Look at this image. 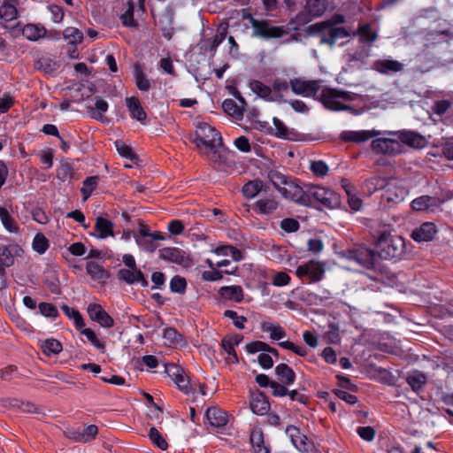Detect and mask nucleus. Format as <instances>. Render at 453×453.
Returning <instances> with one entry per match:
<instances>
[{
    "label": "nucleus",
    "mask_w": 453,
    "mask_h": 453,
    "mask_svg": "<svg viewBox=\"0 0 453 453\" xmlns=\"http://www.w3.org/2000/svg\"><path fill=\"white\" fill-rule=\"evenodd\" d=\"M135 84L141 91H148L150 88V82L138 65L134 66V72Z\"/></svg>",
    "instance_id": "37998d69"
},
{
    "label": "nucleus",
    "mask_w": 453,
    "mask_h": 453,
    "mask_svg": "<svg viewBox=\"0 0 453 453\" xmlns=\"http://www.w3.org/2000/svg\"><path fill=\"white\" fill-rule=\"evenodd\" d=\"M163 335L171 343H178L183 340V336L173 327L165 328Z\"/></svg>",
    "instance_id": "680f3d73"
},
{
    "label": "nucleus",
    "mask_w": 453,
    "mask_h": 453,
    "mask_svg": "<svg viewBox=\"0 0 453 453\" xmlns=\"http://www.w3.org/2000/svg\"><path fill=\"white\" fill-rule=\"evenodd\" d=\"M222 107L224 111L231 116L239 118L243 115V108L239 107L233 99H226L222 104Z\"/></svg>",
    "instance_id": "8fccbe9b"
},
{
    "label": "nucleus",
    "mask_w": 453,
    "mask_h": 453,
    "mask_svg": "<svg viewBox=\"0 0 453 453\" xmlns=\"http://www.w3.org/2000/svg\"><path fill=\"white\" fill-rule=\"evenodd\" d=\"M41 349L44 355L50 357L51 355L59 354L63 349V346L57 339L50 338L42 342Z\"/></svg>",
    "instance_id": "72a5a7b5"
},
{
    "label": "nucleus",
    "mask_w": 453,
    "mask_h": 453,
    "mask_svg": "<svg viewBox=\"0 0 453 453\" xmlns=\"http://www.w3.org/2000/svg\"><path fill=\"white\" fill-rule=\"evenodd\" d=\"M245 348L249 353L254 354L259 351L265 352L269 349V344L261 341H254L247 343Z\"/></svg>",
    "instance_id": "e2e57ef3"
},
{
    "label": "nucleus",
    "mask_w": 453,
    "mask_h": 453,
    "mask_svg": "<svg viewBox=\"0 0 453 453\" xmlns=\"http://www.w3.org/2000/svg\"><path fill=\"white\" fill-rule=\"evenodd\" d=\"M114 223L110 219L98 216L96 219L94 226V233L92 235L98 239H106L108 237H114Z\"/></svg>",
    "instance_id": "dca6fc26"
},
{
    "label": "nucleus",
    "mask_w": 453,
    "mask_h": 453,
    "mask_svg": "<svg viewBox=\"0 0 453 453\" xmlns=\"http://www.w3.org/2000/svg\"><path fill=\"white\" fill-rule=\"evenodd\" d=\"M159 257L184 267H188L192 265V260L187 252L175 247H165L160 249Z\"/></svg>",
    "instance_id": "9d476101"
},
{
    "label": "nucleus",
    "mask_w": 453,
    "mask_h": 453,
    "mask_svg": "<svg viewBox=\"0 0 453 453\" xmlns=\"http://www.w3.org/2000/svg\"><path fill=\"white\" fill-rule=\"evenodd\" d=\"M63 36L71 44L81 43L83 41L82 32L75 27H66L63 32Z\"/></svg>",
    "instance_id": "09e8293b"
},
{
    "label": "nucleus",
    "mask_w": 453,
    "mask_h": 453,
    "mask_svg": "<svg viewBox=\"0 0 453 453\" xmlns=\"http://www.w3.org/2000/svg\"><path fill=\"white\" fill-rule=\"evenodd\" d=\"M117 277L119 280L125 281L127 284H134V270L122 268L119 270Z\"/></svg>",
    "instance_id": "0e129e2a"
},
{
    "label": "nucleus",
    "mask_w": 453,
    "mask_h": 453,
    "mask_svg": "<svg viewBox=\"0 0 453 453\" xmlns=\"http://www.w3.org/2000/svg\"><path fill=\"white\" fill-rule=\"evenodd\" d=\"M224 316L226 318H229L233 319V323L234 326H236L238 329H243L244 328V323L247 321V318L244 316H239L236 311L232 310H226L224 312Z\"/></svg>",
    "instance_id": "13d9d810"
},
{
    "label": "nucleus",
    "mask_w": 453,
    "mask_h": 453,
    "mask_svg": "<svg viewBox=\"0 0 453 453\" xmlns=\"http://www.w3.org/2000/svg\"><path fill=\"white\" fill-rule=\"evenodd\" d=\"M394 226L389 224H379L378 228L372 232L377 251L364 245L357 246L347 251V258L353 260L366 269H376L379 258H394L396 247L394 245Z\"/></svg>",
    "instance_id": "f257e3e1"
},
{
    "label": "nucleus",
    "mask_w": 453,
    "mask_h": 453,
    "mask_svg": "<svg viewBox=\"0 0 453 453\" xmlns=\"http://www.w3.org/2000/svg\"><path fill=\"white\" fill-rule=\"evenodd\" d=\"M398 140L414 149L424 148L426 144L425 137L415 132L406 130L398 131Z\"/></svg>",
    "instance_id": "412c9836"
},
{
    "label": "nucleus",
    "mask_w": 453,
    "mask_h": 453,
    "mask_svg": "<svg viewBox=\"0 0 453 453\" xmlns=\"http://www.w3.org/2000/svg\"><path fill=\"white\" fill-rule=\"evenodd\" d=\"M379 134L377 131H343L340 134V138L345 142H363L368 141L371 138L376 137Z\"/></svg>",
    "instance_id": "a211bd4d"
},
{
    "label": "nucleus",
    "mask_w": 453,
    "mask_h": 453,
    "mask_svg": "<svg viewBox=\"0 0 453 453\" xmlns=\"http://www.w3.org/2000/svg\"><path fill=\"white\" fill-rule=\"evenodd\" d=\"M345 21V17L342 14H335L329 20L318 22L308 26L305 32L308 35L319 38L321 44H326L333 48L339 39L350 36V30L346 27H337Z\"/></svg>",
    "instance_id": "f03ea898"
},
{
    "label": "nucleus",
    "mask_w": 453,
    "mask_h": 453,
    "mask_svg": "<svg viewBox=\"0 0 453 453\" xmlns=\"http://www.w3.org/2000/svg\"><path fill=\"white\" fill-rule=\"evenodd\" d=\"M173 381L184 394L188 395L190 393L191 388L189 379L185 375V373H181L180 377Z\"/></svg>",
    "instance_id": "774afa93"
},
{
    "label": "nucleus",
    "mask_w": 453,
    "mask_h": 453,
    "mask_svg": "<svg viewBox=\"0 0 453 453\" xmlns=\"http://www.w3.org/2000/svg\"><path fill=\"white\" fill-rule=\"evenodd\" d=\"M81 334H84L96 349L102 352L105 351V343L97 338L96 333L92 329L84 328L82 329Z\"/></svg>",
    "instance_id": "5fc2aeb1"
},
{
    "label": "nucleus",
    "mask_w": 453,
    "mask_h": 453,
    "mask_svg": "<svg viewBox=\"0 0 453 453\" xmlns=\"http://www.w3.org/2000/svg\"><path fill=\"white\" fill-rule=\"evenodd\" d=\"M99 182V176H90L83 180V186L81 188V192L83 196V200L86 201L96 188Z\"/></svg>",
    "instance_id": "a19ab883"
},
{
    "label": "nucleus",
    "mask_w": 453,
    "mask_h": 453,
    "mask_svg": "<svg viewBox=\"0 0 453 453\" xmlns=\"http://www.w3.org/2000/svg\"><path fill=\"white\" fill-rule=\"evenodd\" d=\"M273 122L275 128L273 129L272 127L268 126L266 130L268 134H273L278 138L293 139L295 132L289 130L288 127L280 119L274 117L273 119Z\"/></svg>",
    "instance_id": "393cba45"
},
{
    "label": "nucleus",
    "mask_w": 453,
    "mask_h": 453,
    "mask_svg": "<svg viewBox=\"0 0 453 453\" xmlns=\"http://www.w3.org/2000/svg\"><path fill=\"white\" fill-rule=\"evenodd\" d=\"M275 374L280 382L287 385H291L296 380V372L287 364L281 363L276 365Z\"/></svg>",
    "instance_id": "a878e982"
},
{
    "label": "nucleus",
    "mask_w": 453,
    "mask_h": 453,
    "mask_svg": "<svg viewBox=\"0 0 453 453\" xmlns=\"http://www.w3.org/2000/svg\"><path fill=\"white\" fill-rule=\"evenodd\" d=\"M267 177L278 191L290 179V176L286 175L282 171L279 170L278 168L269 170L267 173Z\"/></svg>",
    "instance_id": "2f4dec72"
},
{
    "label": "nucleus",
    "mask_w": 453,
    "mask_h": 453,
    "mask_svg": "<svg viewBox=\"0 0 453 453\" xmlns=\"http://www.w3.org/2000/svg\"><path fill=\"white\" fill-rule=\"evenodd\" d=\"M396 140L391 138H376L372 140L371 147L376 154L394 156Z\"/></svg>",
    "instance_id": "f3484780"
},
{
    "label": "nucleus",
    "mask_w": 453,
    "mask_h": 453,
    "mask_svg": "<svg viewBox=\"0 0 453 453\" xmlns=\"http://www.w3.org/2000/svg\"><path fill=\"white\" fill-rule=\"evenodd\" d=\"M452 106V102L449 100H439L434 103L432 107L434 112L437 115L444 114Z\"/></svg>",
    "instance_id": "338daca9"
},
{
    "label": "nucleus",
    "mask_w": 453,
    "mask_h": 453,
    "mask_svg": "<svg viewBox=\"0 0 453 453\" xmlns=\"http://www.w3.org/2000/svg\"><path fill=\"white\" fill-rule=\"evenodd\" d=\"M250 405L252 412L260 416L266 414L271 408L266 395L260 391L253 394Z\"/></svg>",
    "instance_id": "aec40b11"
},
{
    "label": "nucleus",
    "mask_w": 453,
    "mask_h": 453,
    "mask_svg": "<svg viewBox=\"0 0 453 453\" xmlns=\"http://www.w3.org/2000/svg\"><path fill=\"white\" fill-rule=\"evenodd\" d=\"M310 169L312 172V173L317 177H323L326 175L328 173V166L322 160L312 161L311 163Z\"/></svg>",
    "instance_id": "4d7b16f0"
},
{
    "label": "nucleus",
    "mask_w": 453,
    "mask_h": 453,
    "mask_svg": "<svg viewBox=\"0 0 453 453\" xmlns=\"http://www.w3.org/2000/svg\"><path fill=\"white\" fill-rule=\"evenodd\" d=\"M286 433L289 435L292 443L297 449L303 452H309L311 450V443L309 441L307 436L301 434L298 427L289 425L286 428Z\"/></svg>",
    "instance_id": "2eb2a0df"
},
{
    "label": "nucleus",
    "mask_w": 453,
    "mask_h": 453,
    "mask_svg": "<svg viewBox=\"0 0 453 453\" xmlns=\"http://www.w3.org/2000/svg\"><path fill=\"white\" fill-rule=\"evenodd\" d=\"M115 146L118 152L122 157L131 160L132 162H135L138 159L136 154L133 151L131 147L127 145L124 142L118 140L115 142Z\"/></svg>",
    "instance_id": "3c124183"
},
{
    "label": "nucleus",
    "mask_w": 453,
    "mask_h": 453,
    "mask_svg": "<svg viewBox=\"0 0 453 453\" xmlns=\"http://www.w3.org/2000/svg\"><path fill=\"white\" fill-rule=\"evenodd\" d=\"M35 66L38 70L43 71L45 73H52L57 71L58 65L56 61L50 58L42 57L35 61Z\"/></svg>",
    "instance_id": "ea45409f"
},
{
    "label": "nucleus",
    "mask_w": 453,
    "mask_h": 453,
    "mask_svg": "<svg viewBox=\"0 0 453 453\" xmlns=\"http://www.w3.org/2000/svg\"><path fill=\"white\" fill-rule=\"evenodd\" d=\"M279 192L287 199L303 205H309V199L306 196V190L296 183L295 179L290 177L287 183L279 190Z\"/></svg>",
    "instance_id": "1a4fd4ad"
},
{
    "label": "nucleus",
    "mask_w": 453,
    "mask_h": 453,
    "mask_svg": "<svg viewBox=\"0 0 453 453\" xmlns=\"http://www.w3.org/2000/svg\"><path fill=\"white\" fill-rule=\"evenodd\" d=\"M296 273L299 278L309 276L311 281H319L325 273L324 264L310 261L309 263L299 265L296 268Z\"/></svg>",
    "instance_id": "9b49d317"
},
{
    "label": "nucleus",
    "mask_w": 453,
    "mask_h": 453,
    "mask_svg": "<svg viewBox=\"0 0 453 453\" xmlns=\"http://www.w3.org/2000/svg\"><path fill=\"white\" fill-rule=\"evenodd\" d=\"M260 328L263 332H269L270 337L273 341H279L286 336V332L279 324H273L270 321H263Z\"/></svg>",
    "instance_id": "c756f323"
},
{
    "label": "nucleus",
    "mask_w": 453,
    "mask_h": 453,
    "mask_svg": "<svg viewBox=\"0 0 453 453\" xmlns=\"http://www.w3.org/2000/svg\"><path fill=\"white\" fill-rule=\"evenodd\" d=\"M250 443L257 453H270L269 449L265 446L263 432L260 429L251 431Z\"/></svg>",
    "instance_id": "c9c22d12"
},
{
    "label": "nucleus",
    "mask_w": 453,
    "mask_h": 453,
    "mask_svg": "<svg viewBox=\"0 0 453 453\" xmlns=\"http://www.w3.org/2000/svg\"><path fill=\"white\" fill-rule=\"evenodd\" d=\"M40 312L48 318H57L58 316V311L57 307L50 303H39Z\"/></svg>",
    "instance_id": "052dcab7"
},
{
    "label": "nucleus",
    "mask_w": 453,
    "mask_h": 453,
    "mask_svg": "<svg viewBox=\"0 0 453 453\" xmlns=\"http://www.w3.org/2000/svg\"><path fill=\"white\" fill-rule=\"evenodd\" d=\"M354 36L359 35L361 42H372L377 38V34L372 30L368 23L360 25L358 29L352 34Z\"/></svg>",
    "instance_id": "e433bc0d"
},
{
    "label": "nucleus",
    "mask_w": 453,
    "mask_h": 453,
    "mask_svg": "<svg viewBox=\"0 0 453 453\" xmlns=\"http://www.w3.org/2000/svg\"><path fill=\"white\" fill-rule=\"evenodd\" d=\"M86 270L93 280H103L110 277L109 273L103 266L92 261L87 263Z\"/></svg>",
    "instance_id": "f704fd0d"
},
{
    "label": "nucleus",
    "mask_w": 453,
    "mask_h": 453,
    "mask_svg": "<svg viewBox=\"0 0 453 453\" xmlns=\"http://www.w3.org/2000/svg\"><path fill=\"white\" fill-rule=\"evenodd\" d=\"M373 68L381 73H396V61L377 60L373 63Z\"/></svg>",
    "instance_id": "a18cd8bd"
},
{
    "label": "nucleus",
    "mask_w": 453,
    "mask_h": 453,
    "mask_svg": "<svg viewBox=\"0 0 453 453\" xmlns=\"http://www.w3.org/2000/svg\"><path fill=\"white\" fill-rule=\"evenodd\" d=\"M289 83L282 78H276L273 81L272 92L275 94L274 99L277 101H283V93L288 90Z\"/></svg>",
    "instance_id": "79ce46f5"
},
{
    "label": "nucleus",
    "mask_w": 453,
    "mask_h": 453,
    "mask_svg": "<svg viewBox=\"0 0 453 453\" xmlns=\"http://www.w3.org/2000/svg\"><path fill=\"white\" fill-rule=\"evenodd\" d=\"M328 7L327 0H306V12H300L296 19L298 24L303 25L311 20L313 17H319L324 14Z\"/></svg>",
    "instance_id": "0eeeda50"
},
{
    "label": "nucleus",
    "mask_w": 453,
    "mask_h": 453,
    "mask_svg": "<svg viewBox=\"0 0 453 453\" xmlns=\"http://www.w3.org/2000/svg\"><path fill=\"white\" fill-rule=\"evenodd\" d=\"M264 184L260 180H255L252 181H249L243 185L242 191L245 197L252 198L256 196L262 189Z\"/></svg>",
    "instance_id": "58836bf2"
},
{
    "label": "nucleus",
    "mask_w": 453,
    "mask_h": 453,
    "mask_svg": "<svg viewBox=\"0 0 453 453\" xmlns=\"http://www.w3.org/2000/svg\"><path fill=\"white\" fill-rule=\"evenodd\" d=\"M197 147L203 145L211 150L222 145V137L219 132L205 122L196 125V137L192 140Z\"/></svg>",
    "instance_id": "39448f33"
},
{
    "label": "nucleus",
    "mask_w": 453,
    "mask_h": 453,
    "mask_svg": "<svg viewBox=\"0 0 453 453\" xmlns=\"http://www.w3.org/2000/svg\"><path fill=\"white\" fill-rule=\"evenodd\" d=\"M19 28L21 31L22 35L29 41H37L42 37L47 36V29L42 24H27L21 26L20 22H18L16 26L12 27V30Z\"/></svg>",
    "instance_id": "ddd939ff"
},
{
    "label": "nucleus",
    "mask_w": 453,
    "mask_h": 453,
    "mask_svg": "<svg viewBox=\"0 0 453 453\" xmlns=\"http://www.w3.org/2000/svg\"><path fill=\"white\" fill-rule=\"evenodd\" d=\"M299 227L298 220L293 218H287L280 221V228L287 233H295L299 230Z\"/></svg>",
    "instance_id": "bf43d9fd"
},
{
    "label": "nucleus",
    "mask_w": 453,
    "mask_h": 453,
    "mask_svg": "<svg viewBox=\"0 0 453 453\" xmlns=\"http://www.w3.org/2000/svg\"><path fill=\"white\" fill-rule=\"evenodd\" d=\"M87 311L90 319L97 322L101 326L111 328L114 326L113 319L105 311L101 304L90 303L88 306Z\"/></svg>",
    "instance_id": "f8f14e48"
},
{
    "label": "nucleus",
    "mask_w": 453,
    "mask_h": 453,
    "mask_svg": "<svg viewBox=\"0 0 453 453\" xmlns=\"http://www.w3.org/2000/svg\"><path fill=\"white\" fill-rule=\"evenodd\" d=\"M120 20L123 26L127 27H136L137 21L134 18V4L128 2V7L124 13L120 15Z\"/></svg>",
    "instance_id": "de8ad7c7"
},
{
    "label": "nucleus",
    "mask_w": 453,
    "mask_h": 453,
    "mask_svg": "<svg viewBox=\"0 0 453 453\" xmlns=\"http://www.w3.org/2000/svg\"><path fill=\"white\" fill-rule=\"evenodd\" d=\"M150 440L154 445L162 450H165L168 448V443L165 439L161 435L156 427H151L149 432Z\"/></svg>",
    "instance_id": "603ef678"
},
{
    "label": "nucleus",
    "mask_w": 453,
    "mask_h": 453,
    "mask_svg": "<svg viewBox=\"0 0 453 453\" xmlns=\"http://www.w3.org/2000/svg\"><path fill=\"white\" fill-rule=\"evenodd\" d=\"M309 204L319 202L326 208L334 209L340 205V196L334 190L319 186H311L306 190Z\"/></svg>",
    "instance_id": "423d86ee"
},
{
    "label": "nucleus",
    "mask_w": 453,
    "mask_h": 453,
    "mask_svg": "<svg viewBox=\"0 0 453 453\" xmlns=\"http://www.w3.org/2000/svg\"><path fill=\"white\" fill-rule=\"evenodd\" d=\"M226 28H225L222 32L215 35L212 38L206 39L204 41V50H210L211 55L214 56L217 50V48L226 37Z\"/></svg>",
    "instance_id": "4c0bfd02"
},
{
    "label": "nucleus",
    "mask_w": 453,
    "mask_h": 453,
    "mask_svg": "<svg viewBox=\"0 0 453 453\" xmlns=\"http://www.w3.org/2000/svg\"><path fill=\"white\" fill-rule=\"evenodd\" d=\"M17 0H6L0 6V19L9 22L18 18Z\"/></svg>",
    "instance_id": "c85d7f7f"
},
{
    "label": "nucleus",
    "mask_w": 453,
    "mask_h": 453,
    "mask_svg": "<svg viewBox=\"0 0 453 453\" xmlns=\"http://www.w3.org/2000/svg\"><path fill=\"white\" fill-rule=\"evenodd\" d=\"M426 375L419 371H413L406 377V381L414 391H418L426 384Z\"/></svg>",
    "instance_id": "7c9ffc66"
},
{
    "label": "nucleus",
    "mask_w": 453,
    "mask_h": 453,
    "mask_svg": "<svg viewBox=\"0 0 453 453\" xmlns=\"http://www.w3.org/2000/svg\"><path fill=\"white\" fill-rule=\"evenodd\" d=\"M0 219L2 220L3 225L9 232L15 233L18 231V226H17L14 219L10 215L8 211L4 207H0Z\"/></svg>",
    "instance_id": "49530a36"
},
{
    "label": "nucleus",
    "mask_w": 453,
    "mask_h": 453,
    "mask_svg": "<svg viewBox=\"0 0 453 453\" xmlns=\"http://www.w3.org/2000/svg\"><path fill=\"white\" fill-rule=\"evenodd\" d=\"M205 417L209 423L215 427H223L227 424V414L221 409L217 407H210L207 409Z\"/></svg>",
    "instance_id": "5701e85b"
},
{
    "label": "nucleus",
    "mask_w": 453,
    "mask_h": 453,
    "mask_svg": "<svg viewBox=\"0 0 453 453\" xmlns=\"http://www.w3.org/2000/svg\"><path fill=\"white\" fill-rule=\"evenodd\" d=\"M95 108L98 111H93L91 117L96 119H102L101 112H105L108 110V103L100 97H96Z\"/></svg>",
    "instance_id": "69168bd1"
},
{
    "label": "nucleus",
    "mask_w": 453,
    "mask_h": 453,
    "mask_svg": "<svg viewBox=\"0 0 453 453\" xmlns=\"http://www.w3.org/2000/svg\"><path fill=\"white\" fill-rule=\"evenodd\" d=\"M357 95L349 91L340 90L336 88H325L319 96V101L323 105L331 111H344L350 107L339 102L337 99L341 98L345 101H354Z\"/></svg>",
    "instance_id": "20e7f679"
},
{
    "label": "nucleus",
    "mask_w": 453,
    "mask_h": 453,
    "mask_svg": "<svg viewBox=\"0 0 453 453\" xmlns=\"http://www.w3.org/2000/svg\"><path fill=\"white\" fill-rule=\"evenodd\" d=\"M250 87L261 98L267 101H275L274 97L272 96V88L263 82L255 80L250 82Z\"/></svg>",
    "instance_id": "473e14b6"
},
{
    "label": "nucleus",
    "mask_w": 453,
    "mask_h": 453,
    "mask_svg": "<svg viewBox=\"0 0 453 453\" xmlns=\"http://www.w3.org/2000/svg\"><path fill=\"white\" fill-rule=\"evenodd\" d=\"M49 240L43 234L38 233L35 234L32 243V247L35 251L42 255L46 252V250L49 249Z\"/></svg>",
    "instance_id": "c03bdc74"
},
{
    "label": "nucleus",
    "mask_w": 453,
    "mask_h": 453,
    "mask_svg": "<svg viewBox=\"0 0 453 453\" xmlns=\"http://www.w3.org/2000/svg\"><path fill=\"white\" fill-rule=\"evenodd\" d=\"M393 180H394V178L391 176V177H385L381 180L374 179V180H371L367 181V183H371V184H374V181H376L377 183L379 181L382 182L380 186V188L385 189V191L381 195L380 203L384 208L392 207L395 203V198L396 197V192L391 190V188H390V186H393L391 184V181H393Z\"/></svg>",
    "instance_id": "4468645a"
},
{
    "label": "nucleus",
    "mask_w": 453,
    "mask_h": 453,
    "mask_svg": "<svg viewBox=\"0 0 453 453\" xmlns=\"http://www.w3.org/2000/svg\"><path fill=\"white\" fill-rule=\"evenodd\" d=\"M278 206L279 203L275 199L266 197L257 200L253 206V210L257 213L268 215L273 213Z\"/></svg>",
    "instance_id": "bb28decb"
},
{
    "label": "nucleus",
    "mask_w": 453,
    "mask_h": 453,
    "mask_svg": "<svg viewBox=\"0 0 453 453\" xmlns=\"http://www.w3.org/2000/svg\"><path fill=\"white\" fill-rule=\"evenodd\" d=\"M219 294L222 298L235 303H241L244 297L242 288L237 285L222 287L219 288Z\"/></svg>",
    "instance_id": "b1692460"
},
{
    "label": "nucleus",
    "mask_w": 453,
    "mask_h": 453,
    "mask_svg": "<svg viewBox=\"0 0 453 453\" xmlns=\"http://www.w3.org/2000/svg\"><path fill=\"white\" fill-rule=\"evenodd\" d=\"M170 288L172 292L183 294L187 288V280L185 278L175 275L170 281Z\"/></svg>",
    "instance_id": "864d4df0"
},
{
    "label": "nucleus",
    "mask_w": 453,
    "mask_h": 453,
    "mask_svg": "<svg viewBox=\"0 0 453 453\" xmlns=\"http://www.w3.org/2000/svg\"><path fill=\"white\" fill-rule=\"evenodd\" d=\"M436 233V226L434 223L425 222L418 228L411 233V237L416 242H429Z\"/></svg>",
    "instance_id": "4be33fe9"
},
{
    "label": "nucleus",
    "mask_w": 453,
    "mask_h": 453,
    "mask_svg": "<svg viewBox=\"0 0 453 453\" xmlns=\"http://www.w3.org/2000/svg\"><path fill=\"white\" fill-rule=\"evenodd\" d=\"M126 103L132 118L137 119L138 121H143L146 119L147 114L142 107L141 103L137 97H127Z\"/></svg>",
    "instance_id": "cd10ccee"
},
{
    "label": "nucleus",
    "mask_w": 453,
    "mask_h": 453,
    "mask_svg": "<svg viewBox=\"0 0 453 453\" xmlns=\"http://www.w3.org/2000/svg\"><path fill=\"white\" fill-rule=\"evenodd\" d=\"M14 263V257L12 253V251L9 250L6 246H1L0 247V265L4 266L5 269L6 267H10Z\"/></svg>",
    "instance_id": "6e6d98bb"
},
{
    "label": "nucleus",
    "mask_w": 453,
    "mask_h": 453,
    "mask_svg": "<svg viewBox=\"0 0 453 453\" xmlns=\"http://www.w3.org/2000/svg\"><path fill=\"white\" fill-rule=\"evenodd\" d=\"M289 85L292 92L296 95L312 96L314 98H316L320 89V81L317 80L305 81L301 78H295L290 80Z\"/></svg>",
    "instance_id": "6e6552de"
},
{
    "label": "nucleus",
    "mask_w": 453,
    "mask_h": 453,
    "mask_svg": "<svg viewBox=\"0 0 453 453\" xmlns=\"http://www.w3.org/2000/svg\"><path fill=\"white\" fill-rule=\"evenodd\" d=\"M442 203V201L436 196H421L415 198L411 205L414 211H434V208H438Z\"/></svg>",
    "instance_id": "6ab92c4d"
},
{
    "label": "nucleus",
    "mask_w": 453,
    "mask_h": 453,
    "mask_svg": "<svg viewBox=\"0 0 453 453\" xmlns=\"http://www.w3.org/2000/svg\"><path fill=\"white\" fill-rule=\"evenodd\" d=\"M243 19L250 20L253 28V36L271 40L280 38L288 34L283 27L272 26L269 20L255 19L250 13L244 14Z\"/></svg>",
    "instance_id": "7ed1b4c3"
}]
</instances>
